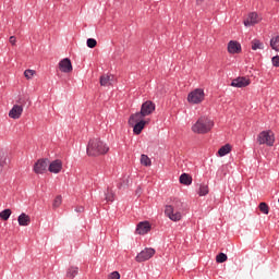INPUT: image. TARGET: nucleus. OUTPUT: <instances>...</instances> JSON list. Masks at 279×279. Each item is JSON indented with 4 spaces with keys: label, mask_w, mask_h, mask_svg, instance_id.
Here are the masks:
<instances>
[{
    "label": "nucleus",
    "mask_w": 279,
    "mask_h": 279,
    "mask_svg": "<svg viewBox=\"0 0 279 279\" xmlns=\"http://www.w3.org/2000/svg\"><path fill=\"white\" fill-rule=\"evenodd\" d=\"M107 151H110V147L104 141L99 138L89 140L87 144V156H104Z\"/></svg>",
    "instance_id": "obj_1"
},
{
    "label": "nucleus",
    "mask_w": 279,
    "mask_h": 279,
    "mask_svg": "<svg viewBox=\"0 0 279 279\" xmlns=\"http://www.w3.org/2000/svg\"><path fill=\"white\" fill-rule=\"evenodd\" d=\"M215 128V122L208 117H201L193 125L194 134H208Z\"/></svg>",
    "instance_id": "obj_2"
},
{
    "label": "nucleus",
    "mask_w": 279,
    "mask_h": 279,
    "mask_svg": "<svg viewBox=\"0 0 279 279\" xmlns=\"http://www.w3.org/2000/svg\"><path fill=\"white\" fill-rule=\"evenodd\" d=\"M173 205L166 206L165 215L170 218L171 221H181L184 210L182 209V202L174 198Z\"/></svg>",
    "instance_id": "obj_3"
},
{
    "label": "nucleus",
    "mask_w": 279,
    "mask_h": 279,
    "mask_svg": "<svg viewBox=\"0 0 279 279\" xmlns=\"http://www.w3.org/2000/svg\"><path fill=\"white\" fill-rule=\"evenodd\" d=\"M147 123H149V120H145L143 117L136 118V113L131 114L129 119V125L133 126V132L136 135L141 134V132L145 130Z\"/></svg>",
    "instance_id": "obj_4"
},
{
    "label": "nucleus",
    "mask_w": 279,
    "mask_h": 279,
    "mask_svg": "<svg viewBox=\"0 0 279 279\" xmlns=\"http://www.w3.org/2000/svg\"><path fill=\"white\" fill-rule=\"evenodd\" d=\"M257 143L259 145H268V147H274V143H276V137L274 136V132L271 131H263L257 136Z\"/></svg>",
    "instance_id": "obj_5"
},
{
    "label": "nucleus",
    "mask_w": 279,
    "mask_h": 279,
    "mask_svg": "<svg viewBox=\"0 0 279 279\" xmlns=\"http://www.w3.org/2000/svg\"><path fill=\"white\" fill-rule=\"evenodd\" d=\"M154 110H156V105L153 101L147 100L142 105L141 111L135 113V118L141 119L142 117L145 119V117H149Z\"/></svg>",
    "instance_id": "obj_6"
},
{
    "label": "nucleus",
    "mask_w": 279,
    "mask_h": 279,
    "mask_svg": "<svg viewBox=\"0 0 279 279\" xmlns=\"http://www.w3.org/2000/svg\"><path fill=\"white\" fill-rule=\"evenodd\" d=\"M204 97H206L204 89L196 88L187 95V101L190 104H202V101H204Z\"/></svg>",
    "instance_id": "obj_7"
},
{
    "label": "nucleus",
    "mask_w": 279,
    "mask_h": 279,
    "mask_svg": "<svg viewBox=\"0 0 279 279\" xmlns=\"http://www.w3.org/2000/svg\"><path fill=\"white\" fill-rule=\"evenodd\" d=\"M155 255H156V250L151 247H146L136 255L135 260L136 263H145V260H149V258H154Z\"/></svg>",
    "instance_id": "obj_8"
},
{
    "label": "nucleus",
    "mask_w": 279,
    "mask_h": 279,
    "mask_svg": "<svg viewBox=\"0 0 279 279\" xmlns=\"http://www.w3.org/2000/svg\"><path fill=\"white\" fill-rule=\"evenodd\" d=\"M17 104L21 105H14L9 111L10 119H21V114H23V99L20 98V100H17Z\"/></svg>",
    "instance_id": "obj_9"
},
{
    "label": "nucleus",
    "mask_w": 279,
    "mask_h": 279,
    "mask_svg": "<svg viewBox=\"0 0 279 279\" xmlns=\"http://www.w3.org/2000/svg\"><path fill=\"white\" fill-rule=\"evenodd\" d=\"M47 167H49V160L48 159H39L34 165L33 171L37 174H43L47 171Z\"/></svg>",
    "instance_id": "obj_10"
},
{
    "label": "nucleus",
    "mask_w": 279,
    "mask_h": 279,
    "mask_svg": "<svg viewBox=\"0 0 279 279\" xmlns=\"http://www.w3.org/2000/svg\"><path fill=\"white\" fill-rule=\"evenodd\" d=\"M260 23V16H258V13L252 12L248 14L247 19L244 21L245 27H252V25H256Z\"/></svg>",
    "instance_id": "obj_11"
},
{
    "label": "nucleus",
    "mask_w": 279,
    "mask_h": 279,
    "mask_svg": "<svg viewBox=\"0 0 279 279\" xmlns=\"http://www.w3.org/2000/svg\"><path fill=\"white\" fill-rule=\"evenodd\" d=\"M59 69L62 73H71L73 71V64L71 63V59H62L59 62Z\"/></svg>",
    "instance_id": "obj_12"
},
{
    "label": "nucleus",
    "mask_w": 279,
    "mask_h": 279,
    "mask_svg": "<svg viewBox=\"0 0 279 279\" xmlns=\"http://www.w3.org/2000/svg\"><path fill=\"white\" fill-rule=\"evenodd\" d=\"M231 86L234 88H245V86H250V78L238 77L231 82Z\"/></svg>",
    "instance_id": "obj_13"
},
{
    "label": "nucleus",
    "mask_w": 279,
    "mask_h": 279,
    "mask_svg": "<svg viewBox=\"0 0 279 279\" xmlns=\"http://www.w3.org/2000/svg\"><path fill=\"white\" fill-rule=\"evenodd\" d=\"M48 170L50 173H60L62 171V160L56 159L49 163Z\"/></svg>",
    "instance_id": "obj_14"
},
{
    "label": "nucleus",
    "mask_w": 279,
    "mask_h": 279,
    "mask_svg": "<svg viewBox=\"0 0 279 279\" xmlns=\"http://www.w3.org/2000/svg\"><path fill=\"white\" fill-rule=\"evenodd\" d=\"M149 230H151V226L147 221L140 222L136 228L137 234H147V232H149Z\"/></svg>",
    "instance_id": "obj_15"
},
{
    "label": "nucleus",
    "mask_w": 279,
    "mask_h": 279,
    "mask_svg": "<svg viewBox=\"0 0 279 279\" xmlns=\"http://www.w3.org/2000/svg\"><path fill=\"white\" fill-rule=\"evenodd\" d=\"M228 51L229 53H241V44L234 40L229 41Z\"/></svg>",
    "instance_id": "obj_16"
},
{
    "label": "nucleus",
    "mask_w": 279,
    "mask_h": 279,
    "mask_svg": "<svg viewBox=\"0 0 279 279\" xmlns=\"http://www.w3.org/2000/svg\"><path fill=\"white\" fill-rule=\"evenodd\" d=\"M179 182L185 186H191V184H193V177L187 173H183L180 175Z\"/></svg>",
    "instance_id": "obj_17"
},
{
    "label": "nucleus",
    "mask_w": 279,
    "mask_h": 279,
    "mask_svg": "<svg viewBox=\"0 0 279 279\" xmlns=\"http://www.w3.org/2000/svg\"><path fill=\"white\" fill-rule=\"evenodd\" d=\"M114 76L105 74L100 77V86H112Z\"/></svg>",
    "instance_id": "obj_18"
},
{
    "label": "nucleus",
    "mask_w": 279,
    "mask_h": 279,
    "mask_svg": "<svg viewBox=\"0 0 279 279\" xmlns=\"http://www.w3.org/2000/svg\"><path fill=\"white\" fill-rule=\"evenodd\" d=\"M19 226H29L32 223V218L26 214H21L17 218Z\"/></svg>",
    "instance_id": "obj_19"
},
{
    "label": "nucleus",
    "mask_w": 279,
    "mask_h": 279,
    "mask_svg": "<svg viewBox=\"0 0 279 279\" xmlns=\"http://www.w3.org/2000/svg\"><path fill=\"white\" fill-rule=\"evenodd\" d=\"M77 274H80V268L77 266H70L66 270V278L69 279H73L75 278V276H77Z\"/></svg>",
    "instance_id": "obj_20"
},
{
    "label": "nucleus",
    "mask_w": 279,
    "mask_h": 279,
    "mask_svg": "<svg viewBox=\"0 0 279 279\" xmlns=\"http://www.w3.org/2000/svg\"><path fill=\"white\" fill-rule=\"evenodd\" d=\"M251 47H252L253 51H258V49H265V45L263 44V41H260L258 39H253L251 41Z\"/></svg>",
    "instance_id": "obj_21"
},
{
    "label": "nucleus",
    "mask_w": 279,
    "mask_h": 279,
    "mask_svg": "<svg viewBox=\"0 0 279 279\" xmlns=\"http://www.w3.org/2000/svg\"><path fill=\"white\" fill-rule=\"evenodd\" d=\"M230 151H232V146L230 144H226L225 146H222L219 150H218V155L220 157L223 156H228V154H230Z\"/></svg>",
    "instance_id": "obj_22"
},
{
    "label": "nucleus",
    "mask_w": 279,
    "mask_h": 279,
    "mask_svg": "<svg viewBox=\"0 0 279 279\" xmlns=\"http://www.w3.org/2000/svg\"><path fill=\"white\" fill-rule=\"evenodd\" d=\"M270 47L275 51H279V36L272 37L270 39Z\"/></svg>",
    "instance_id": "obj_23"
},
{
    "label": "nucleus",
    "mask_w": 279,
    "mask_h": 279,
    "mask_svg": "<svg viewBox=\"0 0 279 279\" xmlns=\"http://www.w3.org/2000/svg\"><path fill=\"white\" fill-rule=\"evenodd\" d=\"M208 193H209L208 185H206V184L199 185V190H198L199 197H204V196L208 195Z\"/></svg>",
    "instance_id": "obj_24"
},
{
    "label": "nucleus",
    "mask_w": 279,
    "mask_h": 279,
    "mask_svg": "<svg viewBox=\"0 0 279 279\" xmlns=\"http://www.w3.org/2000/svg\"><path fill=\"white\" fill-rule=\"evenodd\" d=\"M11 215H12L11 209H4L0 213V219H2L3 221H8Z\"/></svg>",
    "instance_id": "obj_25"
},
{
    "label": "nucleus",
    "mask_w": 279,
    "mask_h": 279,
    "mask_svg": "<svg viewBox=\"0 0 279 279\" xmlns=\"http://www.w3.org/2000/svg\"><path fill=\"white\" fill-rule=\"evenodd\" d=\"M141 165H144V167H151V159L147 155H142Z\"/></svg>",
    "instance_id": "obj_26"
},
{
    "label": "nucleus",
    "mask_w": 279,
    "mask_h": 279,
    "mask_svg": "<svg viewBox=\"0 0 279 279\" xmlns=\"http://www.w3.org/2000/svg\"><path fill=\"white\" fill-rule=\"evenodd\" d=\"M62 206V196H57L52 203V208L56 210V208H60Z\"/></svg>",
    "instance_id": "obj_27"
},
{
    "label": "nucleus",
    "mask_w": 279,
    "mask_h": 279,
    "mask_svg": "<svg viewBox=\"0 0 279 279\" xmlns=\"http://www.w3.org/2000/svg\"><path fill=\"white\" fill-rule=\"evenodd\" d=\"M226 260H228V255H226V253H219L216 256V263H226Z\"/></svg>",
    "instance_id": "obj_28"
},
{
    "label": "nucleus",
    "mask_w": 279,
    "mask_h": 279,
    "mask_svg": "<svg viewBox=\"0 0 279 279\" xmlns=\"http://www.w3.org/2000/svg\"><path fill=\"white\" fill-rule=\"evenodd\" d=\"M259 210H260V213H263L264 215H269V206L266 205V203H260V204H259Z\"/></svg>",
    "instance_id": "obj_29"
},
{
    "label": "nucleus",
    "mask_w": 279,
    "mask_h": 279,
    "mask_svg": "<svg viewBox=\"0 0 279 279\" xmlns=\"http://www.w3.org/2000/svg\"><path fill=\"white\" fill-rule=\"evenodd\" d=\"M34 75H36V71L34 70H25L24 72V77H26V80H32Z\"/></svg>",
    "instance_id": "obj_30"
},
{
    "label": "nucleus",
    "mask_w": 279,
    "mask_h": 279,
    "mask_svg": "<svg viewBox=\"0 0 279 279\" xmlns=\"http://www.w3.org/2000/svg\"><path fill=\"white\" fill-rule=\"evenodd\" d=\"M105 199L107 202H114V194L112 193V191H110V189L107 190Z\"/></svg>",
    "instance_id": "obj_31"
},
{
    "label": "nucleus",
    "mask_w": 279,
    "mask_h": 279,
    "mask_svg": "<svg viewBox=\"0 0 279 279\" xmlns=\"http://www.w3.org/2000/svg\"><path fill=\"white\" fill-rule=\"evenodd\" d=\"M87 47H89V49H95V47H97V40L95 38H88Z\"/></svg>",
    "instance_id": "obj_32"
},
{
    "label": "nucleus",
    "mask_w": 279,
    "mask_h": 279,
    "mask_svg": "<svg viewBox=\"0 0 279 279\" xmlns=\"http://www.w3.org/2000/svg\"><path fill=\"white\" fill-rule=\"evenodd\" d=\"M130 186V179H124L121 183L118 184V189H128Z\"/></svg>",
    "instance_id": "obj_33"
},
{
    "label": "nucleus",
    "mask_w": 279,
    "mask_h": 279,
    "mask_svg": "<svg viewBox=\"0 0 279 279\" xmlns=\"http://www.w3.org/2000/svg\"><path fill=\"white\" fill-rule=\"evenodd\" d=\"M8 157L4 154H0V171H3V166L5 165Z\"/></svg>",
    "instance_id": "obj_34"
},
{
    "label": "nucleus",
    "mask_w": 279,
    "mask_h": 279,
    "mask_svg": "<svg viewBox=\"0 0 279 279\" xmlns=\"http://www.w3.org/2000/svg\"><path fill=\"white\" fill-rule=\"evenodd\" d=\"M108 279H121L119 271H113L108 276Z\"/></svg>",
    "instance_id": "obj_35"
},
{
    "label": "nucleus",
    "mask_w": 279,
    "mask_h": 279,
    "mask_svg": "<svg viewBox=\"0 0 279 279\" xmlns=\"http://www.w3.org/2000/svg\"><path fill=\"white\" fill-rule=\"evenodd\" d=\"M272 66H279V56L272 57Z\"/></svg>",
    "instance_id": "obj_36"
},
{
    "label": "nucleus",
    "mask_w": 279,
    "mask_h": 279,
    "mask_svg": "<svg viewBox=\"0 0 279 279\" xmlns=\"http://www.w3.org/2000/svg\"><path fill=\"white\" fill-rule=\"evenodd\" d=\"M9 41H10V44L11 45H16V37L15 36H11L10 38H9Z\"/></svg>",
    "instance_id": "obj_37"
},
{
    "label": "nucleus",
    "mask_w": 279,
    "mask_h": 279,
    "mask_svg": "<svg viewBox=\"0 0 279 279\" xmlns=\"http://www.w3.org/2000/svg\"><path fill=\"white\" fill-rule=\"evenodd\" d=\"M75 210L76 213H84V207H77Z\"/></svg>",
    "instance_id": "obj_38"
},
{
    "label": "nucleus",
    "mask_w": 279,
    "mask_h": 279,
    "mask_svg": "<svg viewBox=\"0 0 279 279\" xmlns=\"http://www.w3.org/2000/svg\"><path fill=\"white\" fill-rule=\"evenodd\" d=\"M197 5H202L204 3V0H196Z\"/></svg>",
    "instance_id": "obj_39"
},
{
    "label": "nucleus",
    "mask_w": 279,
    "mask_h": 279,
    "mask_svg": "<svg viewBox=\"0 0 279 279\" xmlns=\"http://www.w3.org/2000/svg\"><path fill=\"white\" fill-rule=\"evenodd\" d=\"M136 193H137V194L141 193V189H137Z\"/></svg>",
    "instance_id": "obj_40"
},
{
    "label": "nucleus",
    "mask_w": 279,
    "mask_h": 279,
    "mask_svg": "<svg viewBox=\"0 0 279 279\" xmlns=\"http://www.w3.org/2000/svg\"><path fill=\"white\" fill-rule=\"evenodd\" d=\"M276 1H278V2H279V0H276Z\"/></svg>",
    "instance_id": "obj_41"
}]
</instances>
